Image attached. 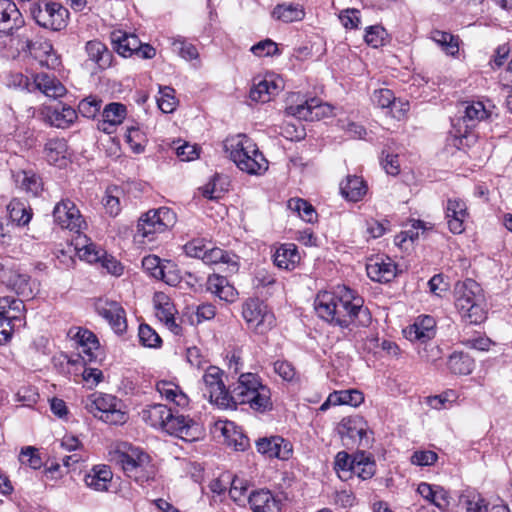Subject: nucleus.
<instances>
[{"instance_id":"obj_51","label":"nucleus","mask_w":512,"mask_h":512,"mask_svg":"<svg viewBox=\"0 0 512 512\" xmlns=\"http://www.w3.org/2000/svg\"><path fill=\"white\" fill-rule=\"evenodd\" d=\"M461 343L471 349L487 351L491 345V340L480 333L470 336L469 332L464 330L461 334Z\"/></svg>"},{"instance_id":"obj_27","label":"nucleus","mask_w":512,"mask_h":512,"mask_svg":"<svg viewBox=\"0 0 512 512\" xmlns=\"http://www.w3.org/2000/svg\"><path fill=\"white\" fill-rule=\"evenodd\" d=\"M67 142L64 138H50L43 149L45 159L49 164L63 167L67 164Z\"/></svg>"},{"instance_id":"obj_33","label":"nucleus","mask_w":512,"mask_h":512,"mask_svg":"<svg viewBox=\"0 0 512 512\" xmlns=\"http://www.w3.org/2000/svg\"><path fill=\"white\" fill-rule=\"evenodd\" d=\"M112 476V471L108 466L98 465L94 466L90 472L85 475L84 482L88 487L96 491H106L112 480Z\"/></svg>"},{"instance_id":"obj_62","label":"nucleus","mask_w":512,"mask_h":512,"mask_svg":"<svg viewBox=\"0 0 512 512\" xmlns=\"http://www.w3.org/2000/svg\"><path fill=\"white\" fill-rule=\"evenodd\" d=\"M372 101L380 108H388L395 105V97L390 89L375 90L372 96Z\"/></svg>"},{"instance_id":"obj_10","label":"nucleus","mask_w":512,"mask_h":512,"mask_svg":"<svg viewBox=\"0 0 512 512\" xmlns=\"http://www.w3.org/2000/svg\"><path fill=\"white\" fill-rule=\"evenodd\" d=\"M176 223V215L167 207L149 210L138 220L137 236L153 241L155 235L163 233Z\"/></svg>"},{"instance_id":"obj_9","label":"nucleus","mask_w":512,"mask_h":512,"mask_svg":"<svg viewBox=\"0 0 512 512\" xmlns=\"http://www.w3.org/2000/svg\"><path fill=\"white\" fill-rule=\"evenodd\" d=\"M0 283L26 299H33L39 292L37 280L32 279L30 275L14 265L1 264Z\"/></svg>"},{"instance_id":"obj_53","label":"nucleus","mask_w":512,"mask_h":512,"mask_svg":"<svg viewBox=\"0 0 512 512\" xmlns=\"http://www.w3.org/2000/svg\"><path fill=\"white\" fill-rule=\"evenodd\" d=\"M386 37L387 32L382 26L372 25L366 28L364 40L373 48H378L384 44Z\"/></svg>"},{"instance_id":"obj_14","label":"nucleus","mask_w":512,"mask_h":512,"mask_svg":"<svg viewBox=\"0 0 512 512\" xmlns=\"http://www.w3.org/2000/svg\"><path fill=\"white\" fill-rule=\"evenodd\" d=\"M258 453L269 459L288 461L293 455L292 443L280 435L258 438Z\"/></svg>"},{"instance_id":"obj_16","label":"nucleus","mask_w":512,"mask_h":512,"mask_svg":"<svg viewBox=\"0 0 512 512\" xmlns=\"http://www.w3.org/2000/svg\"><path fill=\"white\" fill-rule=\"evenodd\" d=\"M231 397V406L234 404L249 403L252 408L256 405V376L253 373H242Z\"/></svg>"},{"instance_id":"obj_5","label":"nucleus","mask_w":512,"mask_h":512,"mask_svg":"<svg viewBox=\"0 0 512 512\" xmlns=\"http://www.w3.org/2000/svg\"><path fill=\"white\" fill-rule=\"evenodd\" d=\"M454 298L457 310L469 324H480L486 319L482 289L476 281L466 279L457 282Z\"/></svg>"},{"instance_id":"obj_23","label":"nucleus","mask_w":512,"mask_h":512,"mask_svg":"<svg viewBox=\"0 0 512 512\" xmlns=\"http://www.w3.org/2000/svg\"><path fill=\"white\" fill-rule=\"evenodd\" d=\"M284 89L283 79L273 73H266L258 82V103H267L273 100Z\"/></svg>"},{"instance_id":"obj_55","label":"nucleus","mask_w":512,"mask_h":512,"mask_svg":"<svg viewBox=\"0 0 512 512\" xmlns=\"http://www.w3.org/2000/svg\"><path fill=\"white\" fill-rule=\"evenodd\" d=\"M77 250L80 258L86 260L89 263L101 262L106 256V252L94 243L86 244L81 248L77 247Z\"/></svg>"},{"instance_id":"obj_28","label":"nucleus","mask_w":512,"mask_h":512,"mask_svg":"<svg viewBox=\"0 0 512 512\" xmlns=\"http://www.w3.org/2000/svg\"><path fill=\"white\" fill-rule=\"evenodd\" d=\"M207 290L217 296L220 300L233 302L236 299L237 292L229 284L226 277L219 274H212L207 279Z\"/></svg>"},{"instance_id":"obj_6","label":"nucleus","mask_w":512,"mask_h":512,"mask_svg":"<svg viewBox=\"0 0 512 512\" xmlns=\"http://www.w3.org/2000/svg\"><path fill=\"white\" fill-rule=\"evenodd\" d=\"M122 406L121 400L116 396L104 393H93L85 402L89 413L111 425H122L127 421V414Z\"/></svg>"},{"instance_id":"obj_11","label":"nucleus","mask_w":512,"mask_h":512,"mask_svg":"<svg viewBox=\"0 0 512 512\" xmlns=\"http://www.w3.org/2000/svg\"><path fill=\"white\" fill-rule=\"evenodd\" d=\"M30 13L39 26L53 31H60L66 27L69 14L60 3L48 1L32 3Z\"/></svg>"},{"instance_id":"obj_48","label":"nucleus","mask_w":512,"mask_h":512,"mask_svg":"<svg viewBox=\"0 0 512 512\" xmlns=\"http://www.w3.org/2000/svg\"><path fill=\"white\" fill-rule=\"evenodd\" d=\"M159 94L160 96L157 98L159 109L164 113H172L178 104V100L175 97V90L168 86H160Z\"/></svg>"},{"instance_id":"obj_13","label":"nucleus","mask_w":512,"mask_h":512,"mask_svg":"<svg viewBox=\"0 0 512 512\" xmlns=\"http://www.w3.org/2000/svg\"><path fill=\"white\" fill-rule=\"evenodd\" d=\"M53 218L61 228L79 232L85 224L79 209L70 199H62L53 210Z\"/></svg>"},{"instance_id":"obj_30","label":"nucleus","mask_w":512,"mask_h":512,"mask_svg":"<svg viewBox=\"0 0 512 512\" xmlns=\"http://www.w3.org/2000/svg\"><path fill=\"white\" fill-rule=\"evenodd\" d=\"M114 49L123 57H130L136 54L140 48V40L135 34H127L123 31H115L111 34Z\"/></svg>"},{"instance_id":"obj_15","label":"nucleus","mask_w":512,"mask_h":512,"mask_svg":"<svg viewBox=\"0 0 512 512\" xmlns=\"http://www.w3.org/2000/svg\"><path fill=\"white\" fill-rule=\"evenodd\" d=\"M212 432L215 438L236 451H244L248 446V438L236 428L233 422L219 420L215 422Z\"/></svg>"},{"instance_id":"obj_4","label":"nucleus","mask_w":512,"mask_h":512,"mask_svg":"<svg viewBox=\"0 0 512 512\" xmlns=\"http://www.w3.org/2000/svg\"><path fill=\"white\" fill-rule=\"evenodd\" d=\"M125 475L140 485L153 481L157 468L148 453L139 447L124 444L111 455Z\"/></svg>"},{"instance_id":"obj_19","label":"nucleus","mask_w":512,"mask_h":512,"mask_svg":"<svg viewBox=\"0 0 512 512\" xmlns=\"http://www.w3.org/2000/svg\"><path fill=\"white\" fill-rule=\"evenodd\" d=\"M337 432L342 439L348 438L353 442L359 441L360 444L365 440L368 443L366 439L368 424L360 415L343 418L337 426Z\"/></svg>"},{"instance_id":"obj_43","label":"nucleus","mask_w":512,"mask_h":512,"mask_svg":"<svg viewBox=\"0 0 512 512\" xmlns=\"http://www.w3.org/2000/svg\"><path fill=\"white\" fill-rule=\"evenodd\" d=\"M430 38L438 44L441 49L450 56L459 52V37L441 30L431 31Z\"/></svg>"},{"instance_id":"obj_26","label":"nucleus","mask_w":512,"mask_h":512,"mask_svg":"<svg viewBox=\"0 0 512 512\" xmlns=\"http://www.w3.org/2000/svg\"><path fill=\"white\" fill-rule=\"evenodd\" d=\"M33 82L39 91L53 99L63 97L67 92L65 86L52 74L37 73L33 76Z\"/></svg>"},{"instance_id":"obj_8","label":"nucleus","mask_w":512,"mask_h":512,"mask_svg":"<svg viewBox=\"0 0 512 512\" xmlns=\"http://www.w3.org/2000/svg\"><path fill=\"white\" fill-rule=\"evenodd\" d=\"M286 113L299 120L314 121L333 114V107L321 103L317 98L303 99L299 94L293 93L288 98Z\"/></svg>"},{"instance_id":"obj_56","label":"nucleus","mask_w":512,"mask_h":512,"mask_svg":"<svg viewBox=\"0 0 512 512\" xmlns=\"http://www.w3.org/2000/svg\"><path fill=\"white\" fill-rule=\"evenodd\" d=\"M172 46L173 50L186 60H193L198 58L199 54L196 47L193 44L186 42L184 39H175L172 43Z\"/></svg>"},{"instance_id":"obj_42","label":"nucleus","mask_w":512,"mask_h":512,"mask_svg":"<svg viewBox=\"0 0 512 512\" xmlns=\"http://www.w3.org/2000/svg\"><path fill=\"white\" fill-rule=\"evenodd\" d=\"M474 360L463 352H454L449 356L447 366L453 374L468 375L474 369Z\"/></svg>"},{"instance_id":"obj_29","label":"nucleus","mask_w":512,"mask_h":512,"mask_svg":"<svg viewBox=\"0 0 512 512\" xmlns=\"http://www.w3.org/2000/svg\"><path fill=\"white\" fill-rule=\"evenodd\" d=\"M274 264L281 269L292 270L300 262V254L293 243L282 244L273 254Z\"/></svg>"},{"instance_id":"obj_3","label":"nucleus","mask_w":512,"mask_h":512,"mask_svg":"<svg viewBox=\"0 0 512 512\" xmlns=\"http://www.w3.org/2000/svg\"><path fill=\"white\" fill-rule=\"evenodd\" d=\"M28 43V28L18 7L11 0H0V45L15 56Z\"/></svg>"},{"instance_id":"obj_54","label":"nucleus","mask_w":512,"mask_h":512,"mask_svg":"<svg viewBox=\"0 0 512 512\" xmlns=\"http://www.w3.org/2000/svg\"><path fill=\"white\" fill-rule=\"evenodd\" d=\"M139 340L142 345L150 348H156L161 345V338L157 332L147 324H141L138 330Z\"/></svg>"},{"instance_id":"obj_18","label":"nucleus","mask_w":512,"mask_h":512,"mask_svg":"<svg viewBox=\"0 0 512 512\" xmlns=\"http://www.w3.org/2000/svg\"><path fill=\"white\" fill-rule=\"evenodd\" d=\"M468 216L467 205L462 199L450 198L447 200L445 218L450 232L453 234L463 233L464 223Z\"/></svg>"},{"instance_id":"obj_21","label":"nucleus","mask_w":512,"mask_h":512,"mask_svg":"<svg viewBox=\"0 0 512 512\" xmlns=\"http://www.w3.org/2000/svg\"><path fill=\"white\" fill-rule=\"evenodd\" d=\"M368 277L375 282H389L396 276V265L386 257H375L366 264Z\"/></svg>"},{"instance_id":"obj_44","label":"nucleus","mask_w":512,"mask_h":512,"mask_svg":"<svg viewBox=\"0 0 512 512\" xmlns=\"http://www.w3.org/2000/svg\"><path fill=\"white\" fill-rule=\"evenodd\" d=\"M287 206L307 223H314L317 220L318 215L314 207L302 198L289 199Z\"/></svg>"},{"instance_id":"obj_47","label":"nucleus","mask_w":512,"mask_h":512,"mask_svg":"<svg viewBox=\"0 0 512 512\" xmlns=\"http://www.w3.org/2000/svg\"><path fill=\"white\" fill-rule=\"evenodd\" d=\"M156 316L164 322L175 314V307L164 293H157L154 297Z\"/></svg>"},{"instance_id":"obj_40","label":"nucleus","mask_w":512,"mask_h":512,"mask_svg":"<svg viewBox=\"0 0 512 512\" xmlns=\"http://www.w3.org/2000/svg\"><path fill=\"white\" fill-rule=\"evenodd\" d=\"M14 179L17 186L31 196L35 197L42 191L40 177L31 171H18Z\"/></svg>"},{"instance_id":"obj_64","label":"nucleus","mask_w":512,"mask_h":512,"mask_svg":"<svg viewBox=\"0 0 512 512\" xmlns=\"http://www.w3.org/2000/svg\"><path fill=\"white\" fill-rule=\"evenodd\" d=\"M163 263L164 260L160 259L158 256L148 255L143 258L142 267L148 274L157 279L158 275H160V271H162Z\"/></svg>"},{"instance_id":"obj_59","label":"nucleus","mask_w":512,"mask_h":512,"mask_svg":"<svg viewBox=\"0 0 512 512\" xmlns=\"http://www.w3.org/2000/svg\"><path fill=\"white\" fill-rule=\"evenodd\" d=\"M19 459L22 464L28 465L33 469H39L42 466V460L37 453V449L32 446L23 448Z\"/></svg>"},{"instance_id":"obj_7","label":"nucleus","mask_w":512,"mask_h":512,"mask_svg":"<svg viewBox=\"0 0 512 512\" xmlns=\"http://www.w3.org/2000/svg\"><path fill=\"white\" fill-rule=\"evenodd\" d=\"M224 149L240 170L256 174V145L252 140L238 134L224 141Z\"/></svg>"},{"instance_id":"obj_45","label":"nucleus","mask_w":512,"mask_h":512,"mask_svg":"<svg viewBox=\"0 0 512 512\" xmlns=\"http://www.w3.org/2000/svg\"><path fill=\"white\" fill-rule=\"evenodd\" d=\"M459 512H488L485 500L479 495H461L458 504Z\"/></svg>"},{"instance_id":"obj_25","label":"nucleus","mask_w":512,"mask_h":512,"mask_svg":"<svg viewBox=\"0 0 512 512\" xmlns=\"http://www.w3.org/2000/svg\"><path fill=\"white\" fill-rule=\"evenodd\" d=\"M436 322L432 316L425 315L417 319V321L404 330L406 337L410 341L426 342L435 336Z\"/></svg>"},{"instance_id":"obj_20","label":"nucleus","mask_w":512,"mask_h":512,"mask_svg":"<svg viewBox=\"0 0 512 512\" xmlns=\"http://www.w3.org/2000/svg\"><path fill=\"white\" fill-rule=\"evenodd\" d=\"M127 109L124 104L112 102L107 104L102 111V119L98 121V130L112 134L115 132L116 127L120 125L125 119Z\"/></svg>"},{"instance_id":"obj_38","label":"nucleus","mask_w":512,"mask_h":512,"mask_svg":"<svg viewBox=\"0 0 512 512\" xmlns=\"http://www.w3.org/2000/svg\"><path fill=\"white\" fill-rule=\"evenodd\" d=\"M272 17L285 23L300 21L304 18L305 12L301 5L295 3H283L277 5L272 13Z\"/></svg>"},{"instance_id":"obj_35","label":"nucleus","mask_w":512,"mask_h":512,"mask_svg":"<svg viewBox=\"0 0 512 512\" xmlns=\"http://www.w3.org/2000/svg\"><path fill=\"white\" fill-rule=\"evenodd\" d=\"M375 472L376 463L371 455L363 451L354 454L351 476L356 475L362 480H368L374 476Z\"/></svg>"},{"instance_id":"obj_58","label":"nucleus","mask_w":512,"mask_h":512,"mask_svg":"<svg viewBox=\"0 0 512 512\" xmlns=\"http://www.w3.org/2000/svg\"><path fill=\"white\" fill-rule=\"evenodd\" d=\"M118 193L119 190L117 188L107 190L103 198V205L110 216H117L121 210Z\"/></svg>"},{"instance_id":"obj_63","label":"nucleus","mask_w":512,"mask_h":512,"mask_svg":"<svg viewBox=\"0 0 512 512\" xmlns=\"http://www.w3.org/2000/svg\"><path fill=\"white\" fill-rule=\"evenodd\" d=\"M339 19L345 28L357 29L361 23L360 11L357 9H346L340 13Z\"/></svg>"},{"instance_id":"obj_34","label":"nucleus","mask_w":512,"mask_h":512,"mask_svg":"<svg viewBox=\"0 0 512 512\" xmlns=\"http://www.w3.org/2000/svg\"><path fill=\"white\" fill-rule=\"evenodd\" d=\"M156 389L163 398L178 407L184 408L189 404L188 396L174 382L161 380L157 382Z\"/></svg>"},{"instance_id":"obj_50","label":"nucleus","mask_w":512,"mask_h":512,"mask_svg":"<svg viewBox=\"0 0 512 512\" xmlns=\"http://www.w3.org/2000/svg\"><path fill=\"white\" fill-rule=\"evenodd\" d=\"M258 512H281L280 502L269 490H258Z\"/></svg>"},{"instance_id":"obj_49","label":"nucleus","mask_w":512,"mask_h":512,"mask_svg":"<svg viewBox=\"0 0 512 512\" xmlns=\"http://www.w3.org/2000/svg\"><path fill=\"white\" fill-rule=\"evenodd\" d=\"M162 271H160V275H158L157 279L162 280L169 286H177L181 281V275L177 265L170 261L164 260L162 264Z\"/></svg>"},{"instance_id":"obj_41","label":"nucleus","mask_w":512,"mask_h":512,"mask_svg":"<svg viewBox=\"0 0 512 512\" xmlns=\"http://www.w3.org/2000/svg\"><path fill=\"white\" fill-rule=\"evenodd\" d=\"M9 217L18 226L27 225L33 216L32 209L23 201L13 199L7 205Z\"/></svg>"},{"instance_id":"obj_2","label":"nucleus","mask_w":512,"mask_h":512,"mask_svg":"<svg viewBox=\"0 0 512 512\" xmlns=\"http://www.w3.org/2000/svg\"><path fill=\"white\" fill-rule=\"evenodd\" d=\"M140 415L142 420L151 427L161 429L184 441L193 442L202 435V427L199 423L184 415L174 414L164 404L148 405Z\"/></svg>"},{"instance_id":"obj_22","label":"nucleus","mask_w":512,"mask_h":512,"mask_svg":"<svg viewBox=\"0 0 512 512\" xmlns=\"http://www.w3.org/2000/svg\"><path fill=\"white\" fill-rule=\"evenodd\" d=\"M230 485L229 495L231 499L237 505L242 507L248 505L253 512H256V502L253 498L256 495V490L250 488L249 483L238 476L231 479Z\"/></svg>"},{"instance_id":"obj_36","label":"nucleus","mask_w":512,"mask_h":512,"mask_svg":"<svg viewBox=\"0 0 512 512\" xmlns=\"http://www.w3.org/2000/svg\"><path fill=\"white\" fill-rule=\"evenodd\" d=\"M340 190L347 200L357 202L366 194L367 185L360 177L348 176L346 181L341 183Z\"/></svg>"},{"instance_id":"obj_60","label":"nucleus","mask_w":512,"mask_h":512,"mask_svg":"<svg viewBox=\"0 0 512 512\" xmlns=\"http://www.w3.org/2000/svg\"><path fill=\"white\" fill-rule=\"evenodd\" d=\"M272 409L271 391L267 386L258 381V413L271 411Z\"/></svg>"},{"instance_id":"obj_39","label":"nucleus","mask_w":512,"mask_h":512,"mask_svg":"<svg viewBox=\"0 0 512 512\" xmlns=\"http://www.w3.org/2000/svg\"><path fill=\"white\" fill-rule=\"evenodd\" d=\"M206 255L203 258L205 264L224 263L228 265L230 272L238 270L237 256L218 247H208Z\"/></svg>"},{"instance_id":"obj_46","label":"nucleus","mask_w":512,"mask_h":512,"mask_svg":"<svg viewBox=\"0 0 512 512\" xmlns=\"http://www.w3.org/2000/svg\"><path fill=\"white\" fill-rule=\"evenodd\" d=\"M354 462V455L350 456L345 451L337 453L334 461V469L341 480H348L351 478V470Z\"/></svg>"},{"instance_id":"obj_12","label":"nucleus","mask_w":512,"mask_h":512,"mask_svg":"<svg viewBox=\"0 0 512 512\" xmlns=\"http://www.w3.org/2000/svg\"><path fill=\"white\" fill-rule=\"evenodd\" d=\"M224 371L216 366H208L202 377V387L204 397L218 407L228 408L231 406L230 392L223 381Z\"/></svg>"},{"instance_id":"obj_61","label":"nucleus","mask_w":512,"mask_h":512,"mask_svg":"<svg viewBox=\"0 0 512 512\" xmlns=\"http://www.w3.org/2000/svg\"><path fill=\"white\" fill-rule=\"evenodd\" d=\"M438 459V455L431 450H418L411 456V463L417 466H431Z\"/></svg>"},{"instance_id":"obj_52","label":"nucleus","mask_w":512,"mask_h":512,"mask_svg":"<svg viewBox=\"0 0 512 512\" xmlns=\"http://www.w3.org/2000/svg\"><path fill=\"white\" fill-rule=\"evenodd\" d=\"M102 106V100L89 96L82 99L78 104V112L86 118H95L96 115L100 112Z\"/></svg>"},{"instance_id":"obj_17","label":"nucleus","mask_w":512,"mask_h":512,"mask_svg":"<svg viewBox=\"0 0 512 512\" xmlns=\"http://www.w3.org/2000/svg\"><path fill=\"white\" fill-rule=\"evenodd\" d=\"M28 41V47L21 50V53L28 52L33 58L39 61L41 66L49 69H55L60 64L52 44L47 41L33 42L30 29H28Z\"/></svg>"},{"instance_id":"obj_57","label":"nucleus","mask_w":512,"mask_h":512,"mask_svg":"<svg viewBox=\"0 0 512 512\" xmlns=\"http://www.w3.org/2000/svg\"><path fill=\"white\" fill-rule=\"evenodd\" d=\"M208 245L204 239H193L184 245L187 256L202 259L206 255Z\"/></svg>"},{"instance_id":"obj_32","label":"nucleus","mask_w":512,"mask_h":512,"mask_svg":"<svg viewBox=\"0 0 512 512\" xmlns=\"http://www.w3.org/2000/svg\"><path fill=\"white\" fill-rule=\"evenodd\" d=\"M85 51L89 59L100 69H106L111 66L113 55L102 42L98 40L88 41L85 45Z\"/></svg>"},{"instance_id":"obj_1","label":"nucleus","mask_w":512,"mask_h":512,"mask_svg":"<svg viewBox=\"0 0 512 512\" xmlns=\"http://www.w3.org/2000/svg\"><path fill=\"white\" fill-rule=\"evenodd\" d=\"M363 299L346 286L319 292L314 301L315 311L326 322L341 329L367 327L372 317Z\"/></svg>"},{"instance_id":"obj_31","label":"nucleus","mask_w":512,"mask_h":512,"mask_svg":"<svg viewBox=\"0 0 512 512\" xmlns=\"http://www.w3.org/2000/svg\"><path fill=\"white\" fill-rule=\"evenodd\" d=\"M78 118L77 111L68 106L63 105L60 110L58 109H48L46 113V121L56 128L60 129H67L72 124L75 123V121Z\"/></svg>"},{"instance_id":"obj_24","label":"nucleus","mask_w":512,"mask_h":512,"mask_svg":"<svg viewBox=\"0 0 512 512\" xmlns=\"http://www.w3.org/2000/svg\"><path fill=\"white\" fill-rule=\"evenodd\" d=\"M364 401L363 393L359 390H341L334 391L329 394L327 399L321 404L319 410L322 412L327 411L330 406L337 405H350L353 407L359 406Z\"/></svg>"},{"instance_id":"obj_37","label":"nucleus","mask_w":512,"mask_h":512,"mask_svg":"<svg viewBox=\"0 0 512 512\" xmlns=\"http://www.w3.org/2000/svg\"><path fill=\"white\" fill-rule=\"evenodd\" d=\"M488 117V111L486 110L484 104L482 102H471L465 106L464 115L462 117V121L466 126V129L473 128L477 123L486 119ZM467 130L462 133L459 131V134L465 136Z\"/></svg>"}]
</instances>
